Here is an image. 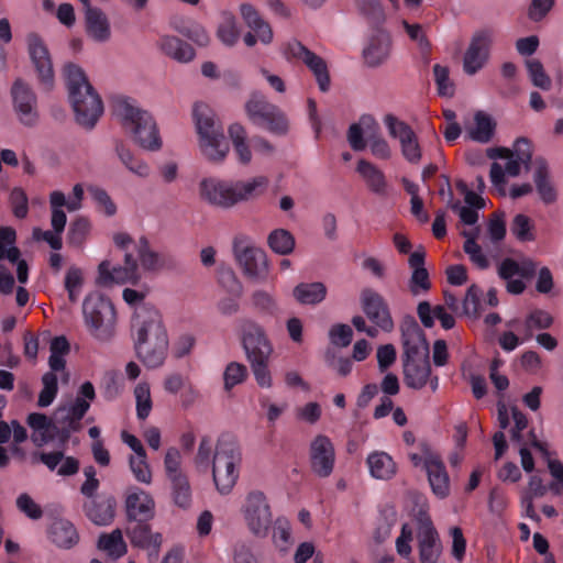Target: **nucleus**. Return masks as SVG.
<instances>
[{"instance_id": "33", "label": "nucleus", "mask_w": 563, "mask_h": 563, "mask_svg": "<svg viewBox=\"0 0 563 563\" xmlns=\"http://www.w3.org/2000/svg\"><path fill=\"white\" fill-rule=\"evenodd\" d=\"M356 170L364 178L373 192L377 195H384L386 192L387 183L384 173L374 164L366 159H360Z\"/></svg>"}, {"instance_id": "21", "label": "nucleus", "mask_w": 563, "mask_h": 563, "mask_svg": "<svg viewBox=\"0 0 563 563\" xmlns=\"http://www.w3.org/2000/svg\"><path fill=\"white\" fill-rule=\"evenodd\" d=\"M423 466L433 494L441 499L448 497L450 495V479L441 457L429 453L424 459Z\"/></svg>"}, {"instance_id": "47", "label": "nucleus", "mask_w": 563, "mask_h": 563, "mask_svg": "<svg viewBox=\"0 0 563 563\" xmlns=\"http://www.w3.org/2000/svg\"><path fill=\"white\" fill-rule=\"evenodd\" d=\"M528 70L529 78L534 87L542 90H550L552 87V80L545 73L542 63L539 59L531 58L525 62Z\"/></svg>"}, {"instance_id": "10", "label": "nucleus", "mask_w": 563, "mask_h": 563, "mask_svg": "<svg viewBox=\"0 0 563 563\" xmlns=\"http://www.w3.org/2000/svg\"><path fill=\"white\" fill-rule=\"evenodd\" d=\"M250 531L257 538H265L272 526L271 507L262 492H251L243 509Z\"/></svg>"}, {"instance_id": "29", "label": "nucleus", "mask_w": 563, "mask_h": 563, "mask_svg": "<svg viewBox=\"0 0 563 563\" xmlns=\"http://www.w3.org/2000/svg\"><path fill=\"white\" fill-rule=\"evenodd\" d=\"M327 286L321 282L299 283L292 289V296L300 305L316 306L327 297Z\"/></svg>"}, {"instance_id": "59", "label": "nucleus", "mask_w": 563, "mask_h": 563, "mask_svg": "<svg viewBox=\"0 0 563 563\" xmlns=\"http://www.w3.org/2000/svg\"><path fill=\"white\" fill-rule=\"evenodd\" d=\"M482 295V289L476 285L472 284L463 299V311L467 316H473L474 318L479 317V297Z\"/></svg>"}, {"instance_id": "49", "label": "nucleus", "mask_w": 563, "mask_h": 563, "mask_svg": "<svg viewBox=\"0 0 563 563\" xmlns=\"http://www.w3.org/2000/svg\"><path fill=\"white\" fill-rule=\"evenodd\" d=\"M554 322L553 317L545 310L534 309L525 320V330L527 338L532 335L534 329L545 330L552 327Z\"/></svg>"}, {"instance_id": "20", "label": "nucleus", "mask_w": 563, "mask_h": 563, "mask_svg": "<svg viewBox=\"0 0 563 563\" xmlns=\"http://www.w3.org/2000/svg\"><path fill=\"white\" fill-rule=\"evenodd\" d=\"M117 500L111 495H100L84 503L87 518L96 526L110 525L115 516Z\"/></svg>"}, {"instance_id": "50", "label": "nucleus", "mask_w": 563, "mask_h": 563, "mask_svg": "<svg viewBox=\"0 0 563 563\" xmlns=\"http://www.w3.org/2000/svg\"><path fill=\"white\" fill-rule=\"evenodd\" d=\"M43 388L38 395L37 406L48 407L55 399L58 393V379L57 375L53 372H46L42 376Z\"/></svg>"}, {"instance_id": "40", "label": "nucleus", "mask_w": 563, "mask_h": 563, "mask_svg": "<svg viewBox=\"0 0 563 563\" xmlns=\"http://www.w3.org/2000/svg\"><path fill=\"white\" fill-rule=\"evenodd\" d=\"M478 233V227L473 231L462 232L463 236L466 239L463 245V250L470 256V260L474 265H476L479 269H486L489 267V261L487 256L482 252V247L476 243Z\"/></svg>"}, {"instance_id": "62", "label": "nucleus", "mask_w": 563, "mask_h": 563, "mask_svg": "<svg viewBox=\"0 0 563 563\" xmlns=\"http://www.w3.org/2000/svg\"><path fill=\"white\" fill-rule=\"evenodd\" d=\"M114 283L124 284L125 282L121 274L114 273V267L111 269L110 262L104 260L98 265L96 284L99 286H110Z\"/></svg>"}, {"instance_id": "48", "label": "nucleus", "mask_w": 563, "mask_h": 563, "mask_svg": "<svg viewBox=\"0 0 563 563\" xmlns=\"http://www.w3.org/2000/svg\"><path fill=\"white\" fill-rule=\"evenodd\" d=\"M263 119V128H265L271 133L284 136L289 131V121L286 114L280 110L279 107H276L275 110H272Z\"/></svg>"}, {"instance_id": "12", "label": "nucleus", "mask_w": 563, "mask_h": 563, "mask_svg": "<svg viewBox=\"0 0 563 563\" xmlns=\"http://www.w3.org/2000/svg\"><path fill=\"white\" fill-rule=\"evenodd\" d=\"M360 303L366 318L384 332L394 330L390 309L384 297L372 288L361 291Z\"/></svg>"}, {"instance_id": "19", "label": "nucleus", "mask_w": 563, "mask_h": 563, "mask_svg": "<svg viewBox=\"0 0 563 563\" xmlns=\"http://www.w3.org/2000/svg\"><path fill=\"white\" fill-rule=\"evenodd\" d=\"M375 33L371 36L367 46L363 49V57L368 67L375 68L385 63L391 51V37L389 33L379 27H375Z\"/></svg>"}, {"instance_id": "44", "label": "nucleus", "mask_w": 563, "mask_h": 563, "mask_svg": "<svg viewBox=\"0 0 563 563\" xmlns=\"http://www.w3.org/2000/svg\"><path fill=\"white\" fill-rule=\"evenodd\" d=\"M114 148L118 157L130 172L141 177L148 176L147 164L141 159L135 158L130 148H128L122 141L115 140Z\"/></svg>"}, {"instance_id": "5", "label": "nucleus", "mask_w": 563, "mask_h": 563, "mask_svg": "<svg viewBox=\"0 0 563 563\" xmlns=\"http://www.w3.org/2000/svg\"><path fill=\"white\" fill-rule=\"evenodd\" d=\"M241 462V452L236 439L223 433L219 437L212 460V477L217 490L228 495L234 487L239 472L236 465Z\"/></svg>"}, {"instance_id": "35", "label": "nucleus", "mask_w": 563, "mask_h": 563, "mask_svg": "<svg viewBox=\"0 0 563 563\" xmlns=\"http://www.w3.org/2000/svg\"><path fill=\"white\" fill-rule=\"evenodd\" d=\"M267 244L274 253L285 256L294 252L296 240L290 231L278 228L268 234Z\"/></svg>"}, {"instance_id": "30", "label": "nucleus", "mask_w": 563, "mask_h": 563, "mask_svg": "<svg viewBox=\"0 0 563 563\" xmlns=\"http://www.w3.org/2000/svg\"><path fill=\"white\" fill-rule=\"evenodd\" d=\"M369 474L382 481L390 479L397 471L396 463L389 454L383 451H376L371 453L366 460Z\"/></svg>"}, {"instance_id": "57", "label": "nucleus", "mask_w": 563, "mask_h": 563, "mask_svg": "<svg viewBox=\"0 0 563 563\" xmlns=\"http://www.w3.org/2000/svg\"><path fill=\"white\" fill-rule=\"evenodd\" d=\"M247 362L250 363L251 369L258 386L262 388L272 387L273 380L268 369L269 358L250 360Z\"/></svg>"}, {"instance_id": "13", "label": "nucleus", "mask_w": 563, "mask_h": 563, "mask_svg": "<svg viewBox=\"0 0 563 563\" xmlns=\"http://www.w3.org/2000/svg\"><path fill=\"white\" fill-rule=\"evenodd\" d=\"M124 531L134 548L151 550L148 552L150 561L157 560L163 537L159 532L152 531L150 520H128Z\"/></svg>"}, {"instance_id": "55", "label": "nucleus", "mask_w": 563, "mask_h": 563, "mask_svg": "<svg viewBox=\"0 0 563 563\" xmlns=\"http://www.w3.org/2000/svg\"><path fill=\"white\" fill-rule=\"evenodd\" d=\"M88 191L97 203L98 208L104 212L107 217H113L117 213V206L109 194L101 187L89 186Z\"/></svg>"}, {"instance_id": "58", "label": "nucleus", "mask_w": 563, "mask_h": 563, "mask_svg": "<svg viewBox=\"0 0 563 563\" xmlns=\"http://www.w3.org/2000/svg\"><path fill=\"white\" fill-rule=\"evenodd\" d=\"M330 342L339 347H346L353 339V330L344 323H336L329 330Z\"/></svg>"}, {"instance_id": "22", "label": "nucleus", "mask_w": 563, "mask_h": 563, "mask_svg": "<svg viewBox=\"0 0 563 563\" xmlns=\"http://www.w3.org/2000/svg\"><path fill=\"white\" fill-rule=\"evenodd\" d=\"M125 514L128 520H152L155 516V501L143 490L130 493L125 498Z\"/></svg>"}, {"instance_id": "64", "label": "nucleus", "mask_w": 563, "mask_h": 563, "mask_svg": "<svg viewBox=\"0 0 563 563\" xmlns=\"http://www.w3.org/2000/svg\"><path fill=\"white\" fill-rule=\"evenodd\" d=\"M178 32L199 46H207L210 37L203 26L197 23L185 25L178 29Z\"/></svg>"}, {"instance_id": "53", "label": "nucleus", "mask_w": 563, "mask_h": 563, "mask_svg": "<svg viewBox=\"0 0 563 563\" xmlns=\"http://www.w3.org/2000/svg\"><path fill=\"white\" fill-rule=\"evenodd\" d=\"M449 73L446 66L440 64L433 66V75L439 96L452 98L455 89L453 81L450 80Z\"/></svg>"}, {"instance_id": "18", "label": "nucleus", "mask_w": 563, "mask_h": 563, "mask_svg": "<svg viewBox=\"0 0 563 563\" xmlns=\"http://www.w3.org/2000/svg\"><path fill=\"white\" fill-rule=\"evenodd\" d=\"M426 264V250L422 245L409 255L408 265L411 268V276L408 282V288L413 297L427 294L431 287V280Z\"/></svg>"}, {"instance_id": "46", "label": "nucleus", "mask_w": 563, "mask_h": 563, "mask_svg": "<svg viewBox=\"0 0 563 563\" xmlns=\"http://www.w3.org/2000/svg\"><path fill=\"white\" fill-rule=\"evenodd\" d=\"M91 224L88 218L77 217L69 225L67 232V243L71 246H81L86 241Z\"/></svg>"}, {"instance_id": "14", "label": "nucleus", "mask_w": 563, "mask_h": 563, "mask_svg": "<svg viewBox=\"0 0 563 563\" xmlns=\"http://www.w3.org/2000/svg\"><path fill=\"white\" fill-rule=\"evenodd\" d=\"M14 110L25 126H34L38 120L37 98L31 86L16 78L11 87Z\"/></svg>"}, {"instance_id": "1", "label": "nucleus", "mask_w": 563, "mask_h": 563, "mask_svg": "<svg viewBox=\"0 0 563 563\" xmlns=\"http://www.w3.org/2000/svg\"><path fill=\"white\" fill-rule=\"evenodd\" d=\"M131 336L135 356L145 367L157 368L164 364L169 340L163 316L155 306L143 303L135 310Z\"/></svg>"}, {"instance_id": "31", "label": "nucleus", "mask_w": 563, "mask_h": 563, "mask_svg": "<svg viewBox=\"0 0 563 563\" xmlns=\"http://www.w3.org/2000/svg\"><path fill=\"white\" fill-rule=\"evenodd\" d=\"M163 53L179 63H188L195 58L196 52L190 44L176 37L166 35L159 41Z\"/></svg>"}, {"instance_id": "54", "label": "nucleus", "mask_w": 563, "mask_h": 563, "mask_svg": "<svg viewBox=\"0 0 563 563\" xmlns=\"http://www.w3.org/2000/svg\"><path fill=\"white\" fill-rule=\"evenodd\" d=\"M533 225L526 214H516L512 219L510 231L521 242L533 241L534 235L531 232Z\"/></svg>"}, {"instance_id": "63", "label": "nucleus", "mask_w": 563, "mask_h": 563, "mask_svg": "<svg viewBox=\"0 0 563 563\" xmlns=\"http://www.w3.org/2000/svg\"><path fill=\"white\" fill-rule=\"evenodd\" d=\"M384 122L388 129L389 135L394 139H398L399 142L402 141L406 137V135H412L413 133V130L409 124L398 120L393 114H386L384 118Z\"/></svg>"}, {"instance_id": "9", "label": "nucleus", "mask_w": 563, "mask_h": 563, "mask_svg": "<svg viewBox=\"0 0 563 563\" xmlns=\"http://www.w3.org/2000/svg\"><path fill=\"white\" fill-rule=\"evenodd\" d=\"M284 54L287 59L301 60L313 74L320 91L327 92L330 89V74L327 62L298 40H291L286 44Z\"/></svg>"}, {"instance_id": "56", "label": "nucleus", "mask_w": 563, "mask_h": 563, "mask_svg": "<svg viewBox=\"0 0 563 563\" xmlns=\"http://www.w3.org/2000/svg\"><path fill=\"white\" fill-rule=\"evenodd\" d=\"M219 283L231 296L238 298L242 295L243 286L232 268L219 271Z\"/></svg>"}, {"instance_id": "28", "label": "nucleus", "mask_w": 563, "mask_h": 563, "mask_svg": "<svg viewBox=\"0 0 563 563\" xmlns=\"http://www.w3.org/2000/svg\"><path fill=\"white\" fill-rule=\"evenodd\" d=\"M233 184L238 205L261 197L267 190L269 179L266 176H255L249 180H238Z\"/></svg>"}, {"instance_id": "6", "label": "nucleus", "mask_w": 563, "mask_h": 563, "mask_svg": "<svg viewBox=\"0 0 563 563\" xmlns=\"http://www.w3.org/2000/svg\"><path fill=\"white\" fill-rule=\"evenodd\" d=\"M85 323L93 338L107 342L115 331L117 312L112 301L99 291H92L82 302Z\"/></svg>"}, {"instance_id": "38", "label": "nucleus", "mask_w": 563, "mask_h": 563, "mask_svg": "<svg viewBox=\"0 0 563 563\" xmlns=\"http://www.w3.org/2000/svg\"><path fill=\"white\" fill-rule=\"evenodd\" d=\"M363 124H371L373 132L368 135L371 152L380 159H389L391 156L390 147L387 141L378 133V124L372 115H363L361 118Z\"/></svg>"}, {"instance_id": "26", "label": "nucleus", "mask_w": 563, "mask_h": 563, "mask_svg": "<svg viewBox=\"0 0 563 563\" xmlns=\"http://www.w3.org/2000/svg\"><path fill=\"white\" fill-rule=\"evenodd\" d=\"M139 260L145 272L157 273L168 267L172 258H166L156 251L152 250L146 236H141L136 246Z\"/></svg>"}, {"instance_id": "34", "label": "nucleus", "mask_w": 563, "mask_h": 563, "mask_svg": "<svg viewBox=\"0 0 563 563\" xmlns=\"http://www.w3.org/2000/svg\"><path fill=\"white\" fill-rule=\"evenodd\" d=\"M400 334L402 345L409 343H423L426 353H429V342L424 331L420 328L419 323L411 314H406L400 322Z\"/></svg>"}, {"instance_id": "25", "label": "nucleus", "mask_w": 563, "mask_h": 563, "mask_svg": "<svg viewBox=\"0 0 563 563\" xmlns=\"http://www.w3.org/2000/svg\"><path fill=\"white\" fill-rule=\"evenodd\" d=\"M534 165L536 170L533 174V181L536 184L537 191L544 203H553L558 198V194L550 180L548 162L543 157H537L534 159Z\"/></svg>"}, {"instance_id": "45", "label": "nucleus", "mask_w": 563, "mask_h": 563, "mask_svg": "<svg viewBox=\"0 0 563 563\" xmlns=\"http://www.w3.org/2000/svg\"><path fill=\"white\" fill-rule=\"evenodd\" d=\"M97 547L113 558H120L126 552V544L120 529H115L109 534H100Z\"/></svg>"}, {"instance_id": "7", "label": "nucleus", "mask_w": 563, "mask_h": 563, "mask_svg": "<svg viewBox=\"0 0 563 563\" xmlns=\"http://www.w3.org/2000/svg\"><path fill=\"white\" fill-rule=\"evenodd\" d=\"M26 43L30 59L37 74L40 86L44 91L49 92L55 86V74L49 51L43 38L35 32L26 35Z\"/></svg>"}, {"instance_id": "11", "label": "nucleus", "mask_w": 563, "mask_h": 563, "mask_svg": "<svg viewBox=\"0 0 563 563\" xmlns=\"http://www.w3.org/2000/svg\"><path fill=\"white\" fill-rule=\"evenodd\" d=\"M233 253L247 278L256 282H263L267 278L268 260L264 250L253 245H242L241 242L234 240Z\"/></svg>"}, {"instance_id": "39", "label": "nucleus", "mask_w": 563, "mask_h": 563, "mask_svg": "<svg viewBox=\"0 0 563 563\" xmlns=\"http://www.w3.org/2000/svg\"><path fill=\"white\" fill-rule=\"evenodd\" d=\"M168 481L170 483V495L174 505L184 510L190 508L192 493L187 475Z\"/></svg>"}, {"instance_id": "61", "label": "nucleus", "mask_w": 563, "mask_h": 563, "mask_svg": "<svg viewBox=\"0 0 563 563\" xmlns=\"http://www.w3.org/2000/svg\"><path fill=\"white\" fill-rule=\"evenodd\" d=\"M505 212L496 211L494 212L488 220V234L489 239L493 243H498L503 241L506 236V223H505Z\"/></svg>"}, {"instance_id": "23", "label": "nucleus", "mask_w": 563, "mask_h": 563, "mask_svg": "<svg viewBox=\"0 0 563 563\" xmlns=\"http://www.w3.org/2000/svg\"><path fill=\"white\" fill-rule=\"evenodd\" d=\"M85 27L87 35L95 42L104 43L111 37L110 22L99 8L86 10Z\"/></svg>"}, {"instance_id": "60", "label": "nucleus", "mask_w": 563, "mask_h": 563, "mask_svg": "<svg viewBox=\"0 0 563 563\" xmlns=\"http://www.w3.org/2000/svg\"><path fill=\"white\" fill-rule=\"evenodd\" d=\"M399 143L404 157L411 164H418L422 157V153L416 133L413 132L412 135H406Z\"/></svg>"}, {"instance_id": "27", "label": "nucleus", "mask_w": 563, "mask_h": 563, "mask_svg": "<svg viewBox=\"0 0 563 563\" xmlns=\"http://www.w3.org/2000/svg\"><path fill=\"white\" fill-rule=\"evenodd\" d=\"M51 541L58 548L70 549L79 541V534L74 525L65 519L55 520L48 529Z\"/></svg>"}, {"instance_id": "32", "label": "nucleus", "mask_w": 563, "mask_h": 563, "mask_svg": "<svg viewBox=\"0 0 563 563\" xmlns=\"http://www.w3.org/2000/svg\"><path fill=\"white\" fill-rule=\"evenodd\" d=\"M277 106L269 102L264 95L253 91L245 102L244 109L249 120L255 125H263V119L271 114Z\"/></svg>"}, {"instance_id": "37", "label": "nucleus", "mask_w": 563, "mask_h": 563, "mask_svg": "<svg viewBox=\"0 0 563 563\" xmlns=\"http://www.w3.org/2000/svg\"><path fill=\"white\" fill-rule=\"evenodd\" d=\"M420 563H438L442 553L439 533L418 537Z\"/></svg>"}, {"instance_id": "42", "label": "nucleus", "mask_w": 563, "mask_h": 563, "mask_svg": "<svg viewBox=\"0 0 563 563\" xmlns=\"http://www.w3.org/2000/svg\"><path fill=\"white\" fill-rule=\"evenodd\" d=\"M15 241L16 232L12 227H0V261L8 260L13 264L21 261V252L14 246Z\"/></svg>"}, {"instance_id": "24", "label": "nucleus", "mask_w": 563, "mask_h": 563, "mask_svg": "<svg viewBox=\"0 0 563 563\" xmlns=\"http://www.w3.org/2000/svg\"><path fill=\"white\" fill-rule=\"evenodd\" d=\"M431 373L430 360L402 363L404 383L410 389H422L428 384Z\"/></svg>"}, {"instance_id": "51", "label": "nucleus", "mask_w": 563, "mask_h": 563, "mask_svg": "<svg viewBox=\"0 0 563 563\" xmlns=\"http://www.w3.org/2000/svg\"><path fill=\"white\" fill-rule=\"evenodd\" d=\"M134 396L136 400V416L140 420H145L152 410L150 385L147 383L137 384L134 388Z\"/></svg>"}, {"instance_id": "2", "label": "nucleus", "mask_w": 563, "mask_h": 563, "mask_svg": "<svg viewBox=\"0 0 563 563\" xmlns=\"http://www.w3.org/2000/svg\"><path fill=\"white\" fill-rule=\"evenodd\" d=\"M64 76L76 122L82 128L91 130L103 113L101 97L79 65L65 64Z\"/></svg>"}, {"instance_id": "8", "label": "nucleus", "mask_w": 563, "mask_h": 563, "mask_svg": "<svg viewBox=\"0 0 563 563\" xmlns=\"http://www.w3.org/2000/svg\"><path fill=\"white\" fill-rule=\"evenodd\" d=\"M241 344L246 360L269 358L273 345L264 327L251 319H243L240 325Z\"/></svg>"}, {"instance_id": "16", "label": "nucleus", "mask_w": 563, "mask_h": 563, "mask_svg": "<svg viewBox=\"0 0 563 563\" xmlns=\"http://www.w3.org/2000/svg\"><path fill=\"white\" fill-rule=\"evenodd\" d=\"M335 453L330 439L325 435H317L310 444L311 471L319 477L331 475L334 467Z\"/></svg>"}, {"instance_id": "41", "label": "nucleus", "mask_w": 563, "mask_h": 563, "mask_svg": "<svg viewBox=\"0 0 563 563\" xmlns=\"http://www.w3.org/2000/svg\"><path fill=\"white\" fill-rule=\"evenodd\" d=\"M474 121L476 126L470 131V137L478 143H488L494 136L496 122L483 111L475 113Z\"/></svg>"}, {"instance_id": "43", "label": "nucleus", "mask_w": 563, "mask_h": 563, "mask_svg": "<svg viewBox=\"0 0 563 563\" xmlns=\"http://www.w3.org/2000/svg\"><path fill=\"white\" fill-rule=\"evenodd\" d=\"M217 37L225 45L233 46L240 37L238 21L233 13L222 12V21L217 29Z\"/></svg>"}, {"instance_id": "52", "label": "nucleus", "mask_w": 563, "mask_h": 563, "mask_svg": "<svg viewBox=\"0 0 563 563\" xmlns=\"http://www.w3.org/2000/svg\"><path fill=\"white\" fill-rule=\"evenodd\" d=\"M246 377L247 368L244 364L230 362L223 373L224 389H232L235 385L243 383Z\"/></svg>"}, {"instance_id": "3", "label": "nucleus", "mask_w": 563, "mask_h": 563, "mask_svg": "<svg viewBox=\"0 0 563 563\" xmlns=\"http://www.w3.org/2000/svg\"><path fill=\"white\" fill-rule=\"evenodd\" d=\"M114 113L120 118L123 129L130 134L132 141L143 150L159 151L163 141L157 123L147 110L141 109L131 102L130 98L119 97L114 100Z\"/></svg>"}, {"instance_id": "15", "label": "nucleus", "mask_w": 563, "mask_h": 563, "mask_svg": "<svg viewBox=\"0 0 563 563\" xmlns=\"http://www.w3.org/2000/svg\"><path fill=\"white\" fill-rule=\"evenodd\" d=\"M490 44V31L481 30L473 35L463 58V69L467 75H474L483 68L489 57Z\"/></svg>"}, {"instance_id": "4", "label": "nucleus", "mask_w": 563, "mask_h": 563, "mask_svg": "<svg viewBox=\"0 0 563 563\" xmlns=\"http://www.w3.org/2000/svg\"><path fill=\"white\" fill-rule=\"evenodd\" d=\"M192 117L199 137V150L211 163H221L230 151L222 122L206 103L194 106Z\"/></svg>"}, {"instance_id": "17", "label": "nucleus", "mask_w": 563, "mask_h": 563, "mask_svg": "<svg viewBox=\"0 0 563 563\" xmlns=\"http://www.w3.org/2000/svg\"><path fill=\"white\" fill-rule=\"evenodd\" d=\"M199 189L201 199L214 207L229 209L236 205L233 183L207 178L200 181Z\"/></svg>"}, {"instance_id": "36", "label": "nucleus", "mask_w": 563, "mask_h": 563, "mask_svg": "<svg viewBox=\"0 0 563 563\" xmlns=\"http://www.w3.org/2000/svg\"><path fill=\"white\" fill-rule=\"evenodd\" d=\"M360 14L373 27L382 26L386 21V14L380 0H354Z\"/></svg>"}]
</instances>
